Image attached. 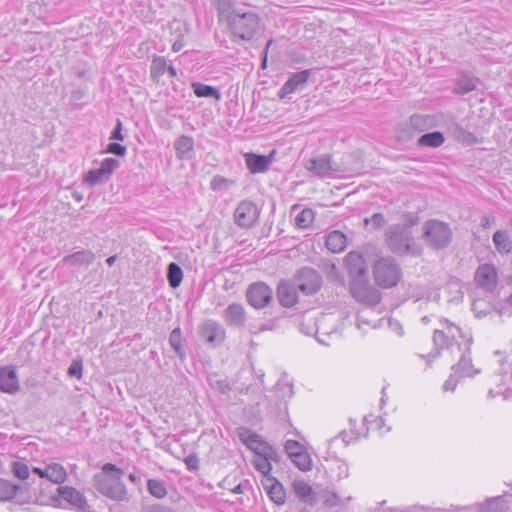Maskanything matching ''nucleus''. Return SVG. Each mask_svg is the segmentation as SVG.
<instances>
[{
  "mask_svg": "<svg viewBox=\"0 0 512 512\" xmlns=\"http://www.w3.org/2000/svg\"><path fill=\"white\" fill-rule=\"evenodd\" d=\"M184 47V41L182 37H179L172 45L174 52H179Z\"/></svg>",
  "mask_w": 512,
  "mask_h": 512,
  "instance_id": "obj_61",
  "label": "nucleus"
},
{
  "mask_svg": "<svg viewBox=\"0 0 512 512\" xmlns=\"http://www.w3.org/2000/svg\"><path fill=\"white\" fill-rule=\"evenodd\" d=\"M32 472L37 474L40 478H46L53 484H61L65 482L67 473L65 468L59 463H50L45 467H34Z\"/></svg>",
  "mask_w": 512,
  "mask_h": 512,
  "instance_id": "obj_16",
  "label": "nucleus"
},
{
  "mask_svg": "<svg viewBox=\"0 0 512 512\" xmlns=\"http://www.w3.org/2000/svg\"><path fill=\"white\" fill-rule=\"evenodd\" d=\"M110 139L112 140H124V135L122 134V122L121 120L117 119V123L113 131L111 132Z\"/></svg>",
  "mask_w": 512,
  "mask_h": 512,
  "instance_id": "obj_54",
  "label": "nucleus"
},
{
  "mask_svg": "<svg viewBox=\"0 0 512 512\" xmlns=\"http://www.w3.org/2000/svg\"><path fill=\"white\" fill-rule=\"evenodd\" d=\"M246 298L252 307L262 309L272 301L273 291L266 283L255 282L249 285Z\"/></svg>",
  "mask_w": 512,
  "mask_h": 512,
  "instance_id": "obj_10",
  "label": "nucleus"
},
{
  "mask_svg": "<svg viewBox=\"0 0 512 512\" xmlns=\"http://www.w3.org/2000/svg\"><path fill=\"white\" fill-rule=\"evenodd\" d=\"M458 375H455V373L453 375H451L445 382H444V385H443V389L445 391H454L456 386H457V383H458Z\"/></svg>",
  "mask_w": 512,
  "mask_h": 512,
  "instance_id": "obj_55",
  "label": "nucleus"
},
{
  "mask_svg": "<svg viewBox=\"0 0 512 512\" xmlns=\"http://www.w3.org/2000/svg\"><path fill=\"white\" fill-rule=\"evenodd\" d=\"M229 30L235 41H250L259 31L261 20L254 12L232 11L227 16Z\"/></svg>",
  "mask_w": 512,
  "mask_h": 512,
  "instance_id": "obj_2",
  "label": "nucleus"
},
{
  "mask_svg": "<svg viewBox=\"0 0 512 512\" xmlns=\"http://www.w3.org/2000/svg\"><path fill=\"white\" fill-rule=\"evenodd\" d=\"M293 491L301 501L314 505L317 502V495L312 487L304 480H295L292 484Z\"/></svg>",
  "mask_w": 512,
  "mask_h": 512,
  "instance_id": "obj_26",
  "label": "nucleus"
},
{
  "mask_svg": "<svg viewBox=\"0 0 512 512\" xmlns=\"http://www.w3.org/2000/svg\"><path fill=\"white\" fill-rule=\"evenodd\" d=\"M11 471L13 475L19 480H28L30 476V470L26 463L22 461H12Z\"/></svg>",
  "mask_w": 512,
  "mask_h": 512,
  "instance_id": "obj_46",
  "label": "nucleus"
},
{
  "mask_svg": "<svg viewBox=\"0 0 512 512\" xmlns=\"http://www.w3.org/2000/svg\"><path fill=\"white\" fill-rule=\"evenodd\" d=\"M58 496L76 509H84L87 505L85 496L71 486H59L56 488Z\"/></svg>",
  "mask_w": 512,
  "mask_h": 512,
  "instance_id": "obj_23",
  "label": "nucleus"
},
{
  "mask_svg": "<svg viewBox=\"0 0 512 512\" xmlns=\"http://www.w3.org/2000/svg\"><path fill=\"white\" fill-rule=\"evenodd\" d=\"M82 360H74L68 368V375L80 379L82 377Z\"/></svg>",
  "mask_w": 512,
  "mask_h": 512,
  "instance_id": "obj_50",
  "label": "nucleus"
},
{
  "mask_svg": "<svg viewBox=\"0 0 512 512\" xmlns=\"http://www.w3.org/2000/svg\"><path fill=\"white\" fill-rule=\"evenodd\" d=\"M272 43V40L268 41V43L266 44V47L264 49V58H263V62H262V66L263 67H266V63H267V52H268V49L270 47Z\"/></svg>",
  "mask_w": 512,
  "mask_h": 512,
  "instance_id": "obj_63",
  "label": "nucleus"
},
{
  "mask_svg": "<svg viewBox=\"0 0 512 512\" xmlns=\"http://www.w3.org/2000/svg\"><path fill=\"white\" fill-rule=\"evenodd\" d=\"M310 74L311 70L309 69L293 73L278 91L279 98L284 99L287 95L301 89L306 84Z\"/></svg>",
  "mask_w": 512,
  "mask_h": 512,
  "instance_id": "obj_17",
  "label": "nucleus"
},
{
  "mask_svg": "<svg viewBox=\"0 0 512 512\" xmlns=\"http://www.w3.org/2000/svg\"><path fill=\"white\" fill-rule=\"evenodd\" d=\"M253 465L260 473L263 474V478L272 477L270 475L272 465L268 461L267 457H264L261 454H256L255 458L253 459Z\"/></svg>",
  "mask_w": 512,
  "mask_h": 512,
  "instance_id": "obj_43",
  "label": "nucleus"
},
{
  "mask_svg": "<svg viewBox=\"0 0 512 512\" xmlns=\"http://www.w3.org/2000/svg\"><path fill=\"white\" fill-rule=\"evenodd\" d=\"M476 82H477L476 78H474L470 75H467V74L460 75L457 79V82H456V85L454 88V92L457 94H461V95L467 94L476 88V86H477Z\"/></svg>",
  "mask_w": 512,
  "mask_h": 512,
  "instance_id": "obj_33",
  "label": "nucleus"
},
{
  "mask_svg": "<svg viewBox=\"0 0 512 512\" xmlns=\"http://www.w3.org/2000/svg\"><path fill=\"white\" fill-rule=\"evenodd\" d=\"M339 437L342 439V441L347 445L349 444L351 441H353L354 439L357 438V435L354 434L353 432L351 433H348L346 431H342L340 432L339 434Z\"/></svg>",
  "mask_w": 512,
  "mask_h": 512,
  "instance_id": "obj_57",
  "label": "nucleus"
},
{
  "mask_svg": "<svg viewBox=\"0 0 512 512\" xmlns=\"http://www.w3.org/2000/svg\"><path fill=\"white\" fill-rule=\"evenodd\" d=\"M169 343L173 350L175 351V353L180 358H183L185 356V352L182 347V337L180 328H175L172 330L169 336Z\"/></svg>",
  "mask_w": 512,
  "mask_h": 512,
  "instance_id": "obj_44",
  "label": "nucleus"
},
{
  "mask_svg": "<svg viewBox=\"0 0 512 512\" xmlns=\"http://www.w3.org/2000/svg\"><path fill=\"white\" fill-rule=\"evenodd\" d=\"M472 339H468L464 351L461 353V358L457 364L452 366V370L458 377H473L480 373L479 369H475L472 364L471 346Z\"/></svg>",
  "mask_w": 512,
  "mask_h": 512,
  "instance_id": "obj_15",
  "label": "nucleus"
},
{
  "mask_svg": "<svg viewBox=\"0 0 512 512\" xmlns=\"http://www.w3.org/2000/svg\"><path fill=\"white\" fill-rule=\"evenodd\" d=\"M124 472L115 464L106 463L102 471L93 478L96 490L113 500L121 501L126 496V488L122 481Z\"/></svg>",
  "mask_w": 512,
  "mask_h": 512,
  "instance_id": "obj_1",
  "label": "nucleus"
},
{
  "mask_svg": "<svg viewBox=\"0 0 512 512\" xmlns=\"http://www.w3.org/2000/svg\"><path fill=\"white\" fill-rule=\"evenodd\" d=\"M494 222V217L489 215H483L480 220V224L483 228L490 227Z\"/></svg>",
  "mask_w": 512,
  "mask_h": 512,
  "instance_id": "obj_58",
  "label": "nucleus"
},
{
  "mask_svg": "<svg viewBox=\"0 0 512 512\" xmlns=\"http://www.w3.org/2000/svg\"><path fill=\"white\" fill-rule=\"evenodd\" d=\"M411 126L416 132L428 130L432 125V119L428 115L415 114L410 117Z\"/></svg>",
  "mask_w": 512,
  "mask_h": 512,
  "instance_id": "obj_38",
  "label": "nucleus"
},
{
  "mask_svg": "<svg viewBox=\"0 0 512 512\" xmlns=\"http://www.w3.org/2000/svg\"><path fill=\"white\" fill-rule=\"evenodd\" d=\"M415 129L411 126V122L401 124L397 129V138L400 141L406 142L414 138Z\"/></svg>",
  "mask_w": 512,
  "mask_h": 512,
  "instance_id": "obj_47",
  "label": "nucleus"
},
{
  "mask_svg": "<svg viewBox=\"0 0 512 512\" xmlns=\"http://www.w3.org/2000/svg\"><path fill=\"white\" fill-rule=\"evenodd\" d=\"M120 163L115 158H105L99 168L90 170L85 178V182L90 186L107 181L112 173L119 167Z\"/></svg>",
  "mask_w": 512,
  "mask_h": 512,
  "instance_id": "obj_12",
  "label": "nucleus"
},
{
  "mask_svg": "<svg viewBox=\"0 0 512 512\" xmlns=\"http://www.w3.org/2000/svg\"><path fill=\"white\" fill-rule=\"evenodd\" d=\"M234 185V180L225 178L224 176L221 175H215L210 182V188L215 192L226 191Z\"/></svg>",
  "mask_w": 512,
  "mask_h": 512,
  "instance_id": "obj_40",
  "label": "nucleus"
},
{
  "mask_svg": "<svg viewBox=\"0 0 512 512\" xmlns=\"http://www.w3.org/2000/svg\"><path fill=\"white\" fill-rule=\"evenodd\" d=\"M95 260V254L90 250H80L70 255H66L62 259L64 265L74 267H88Z\"/></svg>",
  "mask_w": 512,
  "mask_h": 512,
  "instance_id": "obj_25",
  "label": "nucleus"
},
{
  "mask_svg": "<svg viewBox=\"0 0 512 512\" xmlns=\"http://www.w3.org/2000/svg\"><path fill=\"white\" fill-rule=\"evenodd\" d=\"M385 217L382 213H374L370 218L364 219V224H371L373 229H379L385 224Z\"/></svg>",
  "mask_w": 512,
  "mask_h": 512,
  "instance_id": "obj_48",
  "label": "nucleus"
},
{
  "mask_svg": "<svg viewBox=\"0 0 512 512\" xmlns=\"http://www.w3.org/2000/svg\"><path fill=\"white\" fill-rule=\"evenodd\" d=\"M349 288L352 296L360 303L375 306L381 301L380 292L370 285L368 277L350 280Z\"/></svg>",
  "mask_w": 512,
  "mask_h": 512,
  "instance_id": "obj_7",
  "label": "nucleus"
},
{
  "mask_svg": "<svg viewBox=\"0 0 512 512\" xmlns=\"http://www.w3.org/2000/svg\"><path fill=\"white\" fill-rule=\"evenodd\" d=\"M249 487V481L246 480L244 482L239 483L232 492L235 494H243L244 491Z\"/></svg>",
  "mask_w": 512,
  "mask_h": 512,
  "instance_id": "obj_59",
  "label": "nucleus"
},
{
  "mask_svg": "<svg viewBox=\"0 0 512 512\" xmlns=\"http://www.w3.org/2000/svg\"><path fill=\"white\" fill-rule=\"evenodd\" d=\"M213 1L216 5L217 10L220 13H223L225 11L226 7L229 6L228 0H213Z\"/></svg>",
  "mask_w": 512,
  "mask_h": 512,
  "instance_id": "obj_60",
  "label": "nucleus"
},
{
  "mask_svg": "<svg viewBox=\"0 0 512 512\" xmlns=\"http://www.w3.org/2000/svg\"><path fill=\"white\" fill-rule=\"evenodd\" d=\"M106 152L116 156H124L127 152V149L120 143L112 142L108 144Z\"/></svg>",
  "mask_w": 512,
  "mask_h": 512,
  "instance_id": "obj_51",
  "label": "nucleus"
},
{
  "mask_svg": "<svg viewBox=\"0 0 512 512\" xmlns=\"http://www.w3.org/2000/svg\"><path fill=\"white\" fill-rule=\"evenodd\" d=\"M200 336L208 343H220L225 338V330L214 320H206L199 327Z\"/></svg>",
  "mask_w": 512,
  "mask_h": 512,
  "instance_id": "obj_18",
  "label": "nucleus"
},
{
  "mask_svg": "<svg viewBox=\"0 0 512 512\" xmlns=\"http://www.w3.org/2000/svg\"><path fill=\"white\" fill-rule=\"evenodd\" d=\"M194 94L199 98H214L219 101L221 93L214 86L206 85L200 82H193L191 84Z\"/></svg>",
  "mask_w": 512,
  "mask_h": 512,
  "instance_id": "obj_32",
  "label": "nucleus"
},
{
  "mask_svg": "<svg viewBox=\"0 0 512 512\" xmlns=\"http://www.w3.org/2000/svg\"><path fill=\"white\" fill-rule=\"evenodd\" d=\"M303 450V446L296 440H287L285 443V451L287 452L289 458H292L295 454Z\"/></svg>",
  "mask_w": 512,
  "mask_h": 512,
  "instance_id": "obj_49",
  "label": "nucleus"
},
{
  "mask_svg": "<svg viewBox=\"0 0 512 512\" xmlns=\"http://www.w3.org/2000/svg\"><path fill=\"white\" fill-rule=\"evenodd\" d=\"M259 213V209L252 201L243 200L235 209V223L241 228H251L257 222Z\"/></svg>",
  "mask_w": 512,
  "mask_h": 512,
  "instance_id": "obj_11",
  "label": "nucleus"
},
{
  "mask_svg": "<svg viewBox=\"0 0 512 512\" xmlns=\"http://www.w3.org/2000/svg\"><path fill=\"white\" fill-rule=\"evenodd\" d=\"M445 141L444 135L440 131L425 133L419 137L417 144L420 147L438 148Z\"/></svg>",
  "mask_w": 512,
  "mask_h": 512,
  "instance_id": "obj_31",
  "label": "nucleus"
},
{
  "mask_svg": "<svg viewBox=\"0 0 512 512\" xmlns=\"http://www.w3.org/2000/svg\"><path fill=\"white\" fill-rule=\"evenodd\" d=\"M245 160L247 168L253 174L265 172L270 165L269 158L264 155L247 153L245 154Z\"/></svg>",
  "mask_w": 512,
  "mask_h": 512,
  "instance_id": "obj_28",
  "label": "nucleus"
},
{
  "mask_svg": "<svg viewBox=\"0 0 512 512\" xmlns=\"http://www.w3.org/2000/svg\"><path fill=\"white\" fill-rule=\"evenodd\" d=\"M167 280L171 288L180 286L183 280V271L177 263H169L167 267Z\"/></svg>",
  "mask_w": 512,
  "mask_h": 512,
  "instance_id": "obj_36",
  "label": "nucleus"
},
{
  "mask_svg": "<svg viewBox=\"0 0 512 512\" xmlns=\"http://www.w3.org/2000/svg\"><path fill=\"white\" fill-rule=\"evenodd\" d=\"M344 261L350 280L368 277V266L361 253L351 251L345 256Z\"/></svg>",
  "mask_w": 512,
  "mask_h": 512,
  "instance_id": "obj_13",
  "label": "nucleus"
},
{
  "mask_svg": "<svg viewBox=\"0 0 512 512\" xmlns=\"http://www.w3.org/2000/svg\"><path fill=\"white\" fill-rule=\"evenodd\" d=\"M223 318L228 326L243 328L245 326L247 316L243 305L232 303L225 309Z\"/></svg>",
  "mask_w": 512,
  "mask_h": 512,
  "instance_id": "obj_21",
  "label": "nucleus"
},
{
  "mask_svg": "<svg viewBox=\"0 0 512 512\" xmlns=\"http://www.w3.org/2000/svg\"><path fill=\"white\" fill-rule=\"evenodd\" d=\"M151 512H175V511L166 506L156 505V506L152 507Z\"/></svg>",
  "mask_w": 512,
  "mask_h": 512,
  "instance_id": "obj_62",
  "label": "nucleus"
},
{
  "mask_svg": "<svg viewBox=\"0 0 512 512\" xmlns=\"http://www.w3.org/2000/svg\"><path fill=\"white\" fill-rule=\"evenodd\" d=\"M450 130L452 131V134L455 137V139L460 141V142H465V143H468V144H473L477 140L476 136L473 133L465 130L459 124H453L450 127Z\"/></svg>",
  "mask_w": 512,
  "mask_h": 512,
  "instance_id": "obj_37",
  "label": "nucleus"
},
{
  "mask_svg": "<svg viewBox=\"0 0 512 512\" xmlns=\"http://www.w3.org/2000/svg\"><path fill=\"white\" fill-rule=\"evenodd\" d=\"M147 489L152 496L158 499H162L167 495L166 485L160 480L149 479L147 482Z\"/></svg>",
  "mask_w": 512,
  "mask_h": 512,
  "instance_id": "obj_39",
  "label": "nucleus"
},
{
  "mask_svg": "<svg viewBox=\"0 0 512 512\" xmlns=\"http://www.w3.org/2000/svg\"><path fill=\"white\" fill-rule=\"evenodd\" d=\"M30 484H15L12 481L0 478V502L15 499L19 504L28 503L31 499Z\"/></svg>",
  "mask_w": 512,
  "mask_h": 512,
  "instance_id": "obj_8",
  "label": "nucleus"
},
{
  "mask_svg": "<svg viewBox=\"0 0 512 512\" xmlns=\"http://www.w3.org/2000/svg\"><path fill=\"white\" fill-rule=\"evenodd\" d=\"M174 148L178 158H185L194 148L193 138L185 135L181 136L175 141Z\"/></svg>",
  "mask_w": 512,
  "mask_h": 512,
  "instance_id": "obj_34",
  "label": "nucleus"
},
{
  "mask_svg": "<svg viewBox=\"0 0 512 512\" xmlns=\"http://www.w3.org/2000/svg\"><path fill=\"white\" fill-rule=\"evenodd\" d=\"M184 462L187 468L191 471H197L199 469V458L196 454L188 455Z\"/></svg>",
  "mask_w": 512,
  "mask_h": 512,
  "instance_id": "obj_53",
  "label": "nucleus"
},
{
  "mask_svg": "<svg viewBox=\"0 0 512 512\" xmlns=\"http://www.w3.org/2000/svg\"><path fill=\"white\" fill-rule=\"evenodd\" d=\"M166 70L168 71L169 75L171 77H176L177 76V71L176 69L173 67V66H167Z\"/></svg>",
  "mask_w": 512,
  "mask_h": 512,
  "instance_id": "obj_64",
  "label": "nucleus"
},
{
  "mask_svg": "<svg viewBox=\"0 0 512 512\" xmlns=\"http://www.w3.org/2000/svg\"><path fill=\"white\" fill-rule=\"evenodd\" d=\"M324 504L327 506V507H334V506H337L340 504V498L339 496L332 492V493H329L326 495L325 499H324Z\"/></svg>",
  "mask_w": 512,
  "mask_h": 512,
  "instance_id": "obj_56",
  "label": "nucleus"
},
{
  "mask_svg": "<svg viewBox=\"0 0 512 512\" xmlns=\"http://www.w3.org/2000/svg\"><path fill=\"white\" fill-rule=\"evenodd\" d=\"M493 243L496 250L504 255L512 251V240L507 231L498 230L493 235Z\"/></svg>",
  "mask_w": 512,
  "mask_h": 512,
  "instance_id": "obj_30",
  "label": "nucleus"
},
{
  "mask_svg": "<svg viewBox=\"0 0 512 512\" xmlns=\"http://www.w3.org/2000/svg\"><path fill=\"white\" fill-rule=\"evenodd\" d=\"M290 459L301 471H309L312 468L310 455L304 450L298 452Z\"/></svg>",
  "mask_w": 512,
  "mask_h": 512,
  "instance_id": "obj_41",
  "label": "nucleus"
},
{
  "mask_svg": "<svg viewBox=\"0 0 512 512\" xmlns=\"http://www.w3.org/2000/svg\"><path fill=\"white\" fill-rule=\"evenodd\" d=\"M373 276L379 287L384 289L392 288L400 282L402 270L393 257H381L373 265Z\"/></svg>",
  "mask_w": 512,
  "mask_h": 512,
  "instance_id": "obj_3",
  "label": "nucleus"
},
{
  "mask_svg": "<svg viewBox=\"0 0 512 512\" xmlns=\"http://www.w3.org/2000/svg\"><path fill=\"white\" fill-rule=\"evenodd\" d=\"M314 221V211L310 208L303 209L295 218V223L299 228H308Z\"/></svg>",
  "mask_w": 512,
  "mask_h": 512,
  "instance_id": "obj_45",
  "label": "nucleus"
},
{
  "mask_svg": "<svg viewBox=\"0 0 512 512\" xmlns=\"http://www.w3.org/2000/svg\"><path fill=\"white\" fill-rule=\"evenodd\" d=\"M167 68L166 59L162 56H154L151 66L150 73L153 79H157L162 76Z\"/></svg>",
  "mask_w": 512,
  "mask_h": 512,
  "instance_id": "obj_42",
  "label": "nucleus"
},
{
  "mask_svg": "<svg viewBox=\"0 0 512 512\" xmlns=\"http://www.w3.org/2000/svg\"><path fill=\"white\" fill-rule=\"evenodd\" d=\"M258 454H261L264 457H267L268 461L270 463H271V461H275V462L279 461V456H278L277 451L273 447H271L268 443L263 446V449L261 450V452H258Z\"/></svg>",
  "mask_w": 512,
  "mask_h": 512,
  "instance_id": "obj_52",
  "label": "nucleus"
},
{
  "mask_svg": "<svg viewBox=\"0 0 512 512\" xmlns=\"http://www.w3.org/2000/svg\"><path fill=\"white\" fill-rule=\"evenodd\" d=\"M296 286L305 295H314L322 287L323 279L318 271L303 267L296 274Z\"/></svg>",
  "mask_w": 512,
  "mask_h": 512,
  "instance_id": "obj_9",
  "label": "nucleus"
},
{
  "mask_svg": "<svg viewBox=\"0 0 512 512\" xmlns=\"http://www.w3.org/2000/svg\"><path fill=\"white\" fill-rule=\"evenodd\" d=\"M450 226L438 220H429L424 224L423 238L428 246L433 249L446 248L452 240Z\"/></svg>",
  "mask_w": 512,
  "mask_h": 512,
  "instance_id": "obj_6",
  "label": "nucleus"
},
{
  "mask_svg": "<svg viewBox=\"0 0 512 512\" xmlns=\"http://www.w3.org/2000/svg\"><path fill=\"white\" fill-rule=\"evenodd\" d=\"M411 225L393 224L386 230V243L389 249L395 254L410 253L414 237L411 231Z\"/></svg>",
  "mask_w": 512,
  "mask_h": 512,
  "instance_id": "obj_5",
  "label": "nucleus"
},
{
  "mask_svg": "<svg viewBox=\"0 0 512 512\" xmlns=\"http://www.w3.org/2000/svg\"><path fill=\"white\" fill-rule=\"evenodd\" d=\"M295 285L288 281H281L277 287V298L283 307H293L298 302V294Z\"/></svg>",
  "mask_w": 512,
  "mask_h": 512,
  "instance_id": "obj_22",
  "label": "nucleus"
},
{
  "mask_svg": "<svg viewBox=\"0 0 512 512\" xmlns=\"http://www.w3.org/2000/svg\"><path fill=\"white\" fill-rule=\"evenodd\" d=\"M475 280L480 287L492 290L497 282L496 269L489 264L479 266L475 274Z\"/></svg>",
  "mask_w": 512,
  "mask_h": 512,
  "instance_id": "obj_24",
  "label": "nucleus"
},
{
  "mask_svg": "<svg viewBox=\"0 0 512 512\" xmlns=\"http://www.w3.org/2000/svg\"><path fill=\"white\" fill-rule=\"evenodd\" d=\"M306 168L317 176H325L332 169L331 157L330 155H323L318 158H311L308 160Z\"/></svg>",
  "mask_w": 512,
  "mask_h": 512,
  "instance_id": "obj_27",
  "label": "nucleus"
},
{
  "mask_svg": "<svg viewBox=\"0 0 512 512\" xmlns=\"http://www.w3.org/2000/svg\"><path fill=\"white\" fill-rule=\"evenodd\" d=\"M441 328H437L433 333L434 351L427 355V364L430 365L432 359L440 355L442 349H450L457 336L464 337L462 330L456 324L447 319L440 320Z\"/></svg>",
  "mask_w": 512,
  "mask_h": 512,
  "instance_id": "obj_4",
  "label": "nucleus"
},
{
  "mask_svg": "<svg viewBox=\"0 0 512 512\" xmlns=\"http://www.w3.org/2000/svg\"><path fill=\"white\" fill-rule=\"evenodd\" d=\"M240 438L242 442L251 450L258 454L263 449V446L267 444V442L263 441L261 437L256 433H251L247 431V436L243 433L240 434Z\"/></svg>",
  "mask_w": 512,
  "mask_h": 512,
  "instance_id": "obj_35",
  "label": "nucleus"
},
{
  "mask_svg": "<svg viewBox=\"0 0 512 512\" xmlns=\"http://www.w3.org/2000/svg\"><path fill=\"white\" fill-rule=\"evenodd\" d=\"M509 508V502L504 496L487 498L484 502L464 507L468 512H507Z\"/></svg>",
  "mask_w": 512,
  "mask_h": 512,
  "instance_id": "obj_14",
  "label": "nucleus"
},
{
  "mask_svg": "<svg viewBox=\"0 0 512 512\" xmlns=\"http://www.w3.org/2000/svg\"><path fill=\"white\" fill-rule=\"evenodd\" d=\"M325 245L332 253H340L347 246L346 235L339 230H334L326 237Z\"/></svg>",
  "mask_w": 512,
  "mask_h": 512,
  "instance_id": "obj_29",
  "label": "nucleus"
},
{
  "mask_svg": "<svg viewBox=\"0 0 512 512\" xmlns=\"http://www.w3.org/2000/svg\"><path fill=\"white\" fill-rule=\"evenodd\" d=\"M261 483L272 502L277 505L285 503L286 492L283 485L275 477L262 478Z\"/></svg>",
  "mask_w": 512,
  "mask_h": 512,
  "instance_id": "obj_20",
  "label": "nucleus"
},
{
  "mask_svg": "<svg viewBox=\"0 0 512 512\" xmlns=\"http://www.w3.org/2000/svg\"><path fill=\"white\" fill-rule=\"evenodd\" d=\"M20 389L16 370L12 366L0 367V390L8 394H14Z\"/></svg>",
  "mask_w": 512,
  "mask_h": 512,
  "instance_id": "obj_19",
  "label": "nucleus"
}]
</instances>
